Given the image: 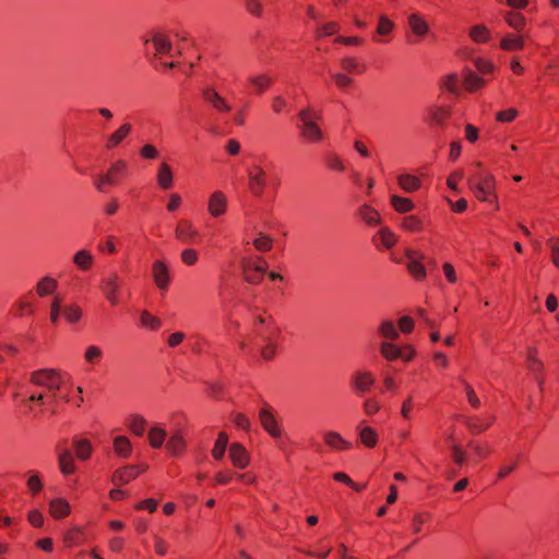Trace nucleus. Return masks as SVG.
<instances>
[{
    "mask_svg": "<svg viewBox=\"0 0 559 559\" xmlns=\"http://www.w3.org/2000/svg\"><path fill=\"white\" fill-rule=\"evenodd\" d=\"M379 333L388 340H397L400 336L394 323L390 320L381 323L379 326Z\"/></svg>",
    "mask_w": 559,
    "mask_h": 559,
    "instance_id": "obj_44",
    "label": "nucleus"
},
{
    "mask_svg": "<svg viewBox=\"0 0 559 559\" xmlns=\"http://www.w3.org/2000/svg\"><path fill=\"white\" fill-rule=\"evenodd\" d=\"M380 237L382 240V243L386 248H391L395 245L396 238L395 235L388 228H382L380 231Z\"/></svg>",
    "mask_w": 559,
    "mask_h": 559,
    "instance_id": "obj_54",
    "label": "nucleus"
},
{
    "mask_svg": "<svg viewBox=\"0 0 559 559\" xmlns=\"http://www.w3.org/2000/svg\"><path fill=\"white\" fill-rule=\"evenodd\" d=\"M259 419L264 430L273 438L282 436V428L277 424L276 418L269 408H261L259 412Z\"/></svg>",
    "mask_w": 559,
    "mask_h": 559,
    "instance_id": "obj_9",
    "label": "nucleus"
},
{
    "mask_svg": "<svg viewBox=\"0 0 559 559\" xmlns=\"http://www.w3.org/2000/svg\"><path fill=\"white\" fill-rule=\"evenodd\" d=\"M464 423L472 432L479 433V432L485 431L492 424V419H489L488 421L483 423L476 418L465 417Z\"/></svg>",
    "mask_w": 559,
    "mask_h": 559,
    "instance_id": "obj_45",
    "label": "nucleus"
},
{
    "mask_svg": "<svg viewBox=\"0 0 559 559\" xmlns=\"http://www.w3.org/2000/svg\"><path fill=\"white\" fill-rule=\"evenodd\" d=\"M483 85V80L475 74H468L465 79V86L471 91H475Z\"/></svg>",
    "mask_w": 559,
    "mask_h": 559,
    "instance_id": "obj_58",
    "label": "nucleus"
},
{
    "mask_svg": "<svg viewBox=\"0 0 559 559\" xmlns=\"http://www.w3.org/2000/svg\"><path fill=\"white\" fill-rule=\"evenodd\" d=\"M139 473L135 465L124 466L115 472L111 481L117 486L124 485L134 479Z\"/></svg>",
    "mask_w": 559,
    "mask_h": 559,
    "instance_id": "obj_18",
    "label": "nucleus"
},
{
    "mask_svg": "<svg viewBox=\"0 0 559 559\" xmlns=\"http://www.w3.org/2000/svg\"><path fill=\"white\" fill-rule=\"evenodd\" d=\"M166 448L173 455H179L185 449V440L179 433L173 435L168 439Z\"/></svg>",
    "mask_w": 559,
    "mask_h": 559,
    "instance_id": "obj_40",
    "label": "nucleus"
},
{
    "mask_svg": "<svg viewBox=\"0 0 559 559\" xmlns=\"http://www.w3.org/2000/svg\"><path fill=\"white\" fill-rule=\"evenodd\" d=\"M58 452V463L62 474L70 475L75 471V465L73 462V456L70 450L68 449H57Z\"/></svg>",
    "mask_w": 559,
    "mask_h": 559,
    "instance_id": "obj_20",
    "label": "nucleus"
},
{
    "mask_svg": "<svg viewBox=\"0 0 559 559\" xmlns=\"http://www.w3.org/2000/svg\"><path fill=\"white\" fill-rule=\"evenodd\" d=\"M548 245L551 251V261L559 269V239L550 238Z\"/></svg>",
    "mask_w": 559,
    "mask_h": 559,
    "instance_id": "obj_56",
    "label": "nucleus"
},
{
    "mask_svg": "<svg viewBox=\"0 0 559 559\" xmlns=\"http://www.w3.org/2000/svg\"><path fill=\"white\" fill-rule=\"evenodd\" d=\"M33 384L47 389L52 400L57 399V393L61 390L63 378L59 370L52 368H44L35 370L29 374Z\"/></svg>",
    "mask_w": 559,
    "mask_h": 559,
    "instance_id": "obj_2",
    "label": "nucleus"
},
{
    "mask_svg": "<svg viewBox=\"0 0 559 559\" xmlns=\"http://www.w3.org/2000/svg\"><path fill=\"white\" fill-rule=\"evenodd\" d=\"M391 204L394 207V210L399 213H408L411 212L415 204L411 199L399 197V195H391Z\"/></svg>",
    "mask_w": 559,
    "mask_h": 559,
    "instance_id": "obj_34",
    "label": "nucleus"
},
{
    "mask_svg": "<svg viewBox=\"0 0 559 559\" xmlns=\"http://www.w3.org/2000/svg\"><path fill=\"white\" fill-rule=\"evenodd\" d=\"M428 115L431 121L438 126H443L445 120L451 115V108L448 106H430L428 109Z\"/></svg>",
    "mask_w": 559,
    "mask_h": 559,
    "instance_id": "obj_24",
    "label": "nucleus"
},
{
    "mask_svg": "<svg viewBox=\"0 0 559 559\" xmlns=\"http://www.w3.org/2000/svg\"><path fill=\"white\" fill-rule=\"evenodd\" d=\"M153 44L155 49V56L157 55H168L173 57V44L169 37L162 32H152L150 37L144 38V44L148 43Z\"/></svg>",
    "mask_w": 559,
    "mask_h": 559,
    "instance_id": "obj_6",
    "label": "nucleus"
},
{
    "mask_svg": "<svg viewBox=\"0 0 559 559\" xmlns=\"http://www.w3.org/2000/svg\"><path fill=\"white\" fill-rule=\"evenodd\" d=\"M401 227L411 233H418L424 228V221L417 215H407L402 218Z\"/></svg>",
    "mask_w": 559,
    "mask_h": 559,
    "instance_id": "obj_31",
    "label": "nucleus"
},
{
    "mask_svg": "<svg viewBox=\"0 0 559 559\" xmlns=\"http://www.w3.org/2000/svg\"><path fill=\"white\" fill-rule=\"evenodd\" d=\"M152 276L155 285L160 290H166L170 283L169 270L166 263L162 260L154 261L152 265Z\"/></svg>",
    "mask_w": 559,
    "mask_h": 559,
    "instance_id": "obj_7",
    "label": "nucleus"
},
{
    "mask_svg": "<svg viewBox=\"0 0 559 559\" xmlns=\"http://www.w3.org/2000/svg\"><path fill=\"white\" fill-rule=\"evenodd\" d=\"M530 35H515L509 34L503 37L500 41V47L506 51L520 50L524 47V39L528 38Z\"/></svg>",
    "mask_w": 559,
    "mask_h": 559,
    "instance_id": "obj_21",
    "label": "nucleus"
},
{
    "mask_svg": "<svg viewBox=\"0 0 559 559\" xmlns=\"http://www.w3.org/2000/svg\"><path fill=\"white\" fill-rule=\"evenodd\" d=\"M166 436L167 433L165 429L158 426H153L152 428H150L147 436L150 445L154 449H159L164 444Z\"/></svg>",
    "mask_w": 559,
    "mask_h": 559,
    "instance_id": "obj_29",
    "label": "nucleus"
},
{
    "mask_svg": "<svg viewBox=\"0 0 559 559\" xmlns=\"http://www.w3.org/2000/svg\"><path fill=\"white\" fill-rule=\"evenodd\" d=\"M333 79L335 81V84L341 88H345L349 86L352 83V79L343 73H334Z\"/></svg>",
    "mask_w": 559,
    "mask_h": 559,
    "instance_id": "obj_64",
    "label": "nucleus"
},
{
    "mask_svg": "<svg viewBox=\"0 0 559 559\" xmlns=\"http://www.w3.org/2000/svg\"><path fill=\"white\" fill-rule=\"evenodd\" d=\"M518 115V111L513 108L506 110V111H499L496 115V118L500 122H510L512 121Z\"/></svg>",
    "mask_w": 559,
    "mask_h": 559,
    "instance_id": "obj_62",
    "label": "nucleus"
},
{
    "mask_svg": "<svg viewBox=\"0 0 559 559\" xmlns=\"http://www.w3.org/2000/svg\"><path fill=\"white\" fill-rule=\"evenodd\" d=\"M156 180H157L158 186L164 190H168L173 187V183H174L173 171H171L170 166L167 163H165V162L160 163V165L158 167L157 175H156Z\"/></svg>",
    "mask_w": 559,
    "mask_h": 559,
    "instance_id": "obj_22",
    "label": "nucleus"
},
{
    "mask_svg": "<svg viewBox=\"0 0 559 559\" xmlns=\"http://www.w3.org/2000/svg\"><path fill=\"white\" fill-rule=\"evenodd\" d=\"M248 186L251 193L261 198L266 187V174L259 165H252L248 168Z\"/></svg>",
    "mask_w": 559,
    "mask_h": 559,
    "instance_id": "obj_5",
    "label": "nucleus"
},
{
    "mask_svg": "<svg viewBox=\"0 0 559 559\" xmlns=\"http://www.w3.org/2000/svg\"><path fill=\"white\" fill-rule=\"evenodd\" d=\"M229 459L237 468H245L250 461L246 449L239 443H233L229 448Z\"/></svg>",
    "mask_w": 559,
    "mask_h": 559,
    "instance_id": "obj_15",
    "label": "nucleus"
},
{
    "mask_svg": "<svg viewBox=\"0 0 559 559\" xmlns=\"http://www.w3.org/2000/svg\"><path fill=\"white\" fill-rule=\"evenodd\" d=\"M467 183L478 200L493 202V200L490 199L495 189V179L491 175L475 176L474 178H469Z\"/></svg>",
    "mask_w": 559,
    "mask_h": 559,
    "instance_id": "obj_4",
    "label": "nucleus"
},
{
    "mask_svg": "<svg viewBox=\"0 0 559 559\" xmlns=\"http://www.w3.org/2000/svg\"><path fill=\"white\" fill-rule=\"evenodd\" d=\"M49 512L55 519H61L70 513V504L62 498L52 499L49 503Z\"/></svg>",
    "mask_w": 559,
    "mask_h": 559,
    "instance_id": "obj_26",
    "label": "nucleus"
},
{
    "mask_svg": "<svg viewBox=\"0 0 559 559\" xmlns=\"http://www.w3.org/2000/svg\"><path fill=\"white\" fill-rule=\"evenodd\" d=\"M358 215L366 224L371 226L379 225L381 222L379 212L368 204H364L359 207Z\"/></svg>",
    "mask_w": 559,
    "mask_h": 559,
    "instance_id": "obj_28",
    "label": "nucleus"
},
{
    "mask_svg": "<svg viewBox=\"0 0 559 559\" xmlns=\"http://www.w3.org/2000/svg\"><path fill=\"white\" fill-rule=\"evenodd\" d=\"M359 429V438L360 441L368 448H373L377 444L378 436L373 428L371 427H362Z\"/></svg>",
    "mask_w": 559,
    "mask_h": 559,
    "instance_id": "obj_37",
    "label": "nucleus"
},
{
    "mask_svg": "<svg viewBox=\"0 0 559 559\" xmlns=\"http://www.w3.org/2000/svg\"><path fill=\"white\" fill-rule=\"evenodd\" d=\"M73 263L80 270H88L93 263V255L90 251L85 249L79 250L73 257Z\"/></svg>",
    "mask_w": 559,
    "mask_h": 559,
    "instance_id": "obj_33",
    "label": "nucleus"
},
{
    "mask_svg": "<svg viewBox=\"0 0 559 559\" xmlns=\"http://www.w3.org/2000/svg\"><path fill=\"white\" fill-rule=\"evenodd\" d=\"M406 266L409 273L416 278V280H424L426 276V270L425 266L421 263V260L424 257L415 251L407 250L406 251Z\"/></svg>",
    "mask_w": 559,
    "mask_h": 559,
    "instance_id": "obj_10",
    "label": "nucleus"
},
{
    "mask_svg": "<svg viewBox=\"0 0 559 559\" xmlns=\"http://www.w3.org/2000/svg\"><path fill=\"white\" fill-rule=\"evenodd\" d=\"M103 357L102 349L96 345H90L85 349L84 359L88 364H96Z\"/></svg>",
    "mask_w": 559,
    "mask_h": 559,
    "instance_id": "obj_48",
    "label": "nucleus"
},
{
    "mask_svg": "<svg viewBox=\"0 0 559 559\" xmlns=\"http://www.w3.org/2000/svg\"><path fill=\"white\" fill-rule=\"evenodd\" d=\"M249 84L258 95L263 94L273 83V78L267 73L252 74L248 78Z\"/></svg>",
    "mask_w": 559,
    "mask_h": 559,
    "instance_id": "obj_17",
    "label": "nucleus"
},
{
    "mask_svg": "<svg viewBox=\"0 0 559 559\" xmlns=\"http://www.w3.org/2000/svg\"><path fill=\"white\" fill-rule=\"evenodd\" d=\"M374 383V378L371 372L366 370H358L352 378V385L358 394H364L370 390Z\"/></svg>",
    "mask_w": 559,
    "mask_h": 559,
    "instance_id": "obj_11",
    "label": "nucleus"
},
{
    "mask_svg": "<svg viewBox=\"0 0 559 559\" xmlns=\"http://www.w3.org/2000/svg\"><path fill=\"white\" fill-rule=\"evenodd\" d=\"M63 317L64 319L69 322V323H76L80 321L81 317H82V310L81 308L75 305V304H71V305H66L63 307Z\"/></svg>",
    "mask_w": 559,
    "mask_h": 559,
    "instance_id": "obj_41",
    "label": "nucleus"
},
{
    "mask_svg": "<svg viewBox=\"0 0 559 559\" xmlns=\"http://www.w3.org/2000/svg\"><path fill=\"white\" fill-rule=\"evenodd\" d=\"M452 457L457 465L462 466L463 463L465 462L466 455L460 445L454 444L452 447Z\"/></svg>",
    "mask_w": 559,
    "mask_h": 559,
    "instance_id": "obj_60",
    "label": "nucleus"
},
{
    "mask_svg": "<svg viewBox=\"0 0 559 559\" xmlns=\"http://www.w3.org/2000/svg\"><path fill=\"white\" fill-rule=\"evenodd\" d=\"M73 445L75 449L76 457L80 460H87L92 453V444L86 439H74Z\"/></svg>",
    "mask_w": 559,
    "mask_h": 559,
    "instance_id": "obj_35",
    "label": "nucleus"
},
{
    "mask_svg": "<svg viewBox=\"0 0 559 559\" xmlns=\"http://www.w3.org/2000/svg\"><path fill=\"white\" fill-rule=\"evenodd\" d=\"M298 118L301 122L299 126L301 136L308 142H320L323 138V132L317 121L321 119V114L314 111L311 107H306L299 111Z\"/></svg>",
    "mask_w": 559,
    "mask_h": 559,
    "instance_id": "obj_1",
    "label": "nucleus"
},
{
    "mask_svg": "<svg viewBox=\"0 0 559 559\" xmlns=\"http://www.w3.org/2000/svg\"><path fill=\"white\" fill-rule=\"evenodd\" d=\"M469 36L476 43H486L490 38V32L484 25H476L471 28Z\"/></svg>",
    "mask_w": 559,
    "mask_h": 559,
    "instance_id": "obj_43",
    "label": "nucleus"
},
{
    "mask_svg": "<svg viewBox=\"0 0 559 559\" xmlns=\"http://www.w3.org/2000/svg\"><path fill=\"white\" fill-rule=\"evenodd\" d=\"M276 350H277L276 341L270 342V343H263V346L261 348V356L265 360H271L275 357Z\"/></svg>",
    "mask_w": 559,
    "mask_h": 559,
    "instance_id": "obj_52",
    "label": "nucleus"
},
{
    "mask_svg": "<svg viewBox=\"0 0 559 559\" xmlns=\"http://www.w3.org/2000/svg\"><path fill=\"white\" fill-rule=\"evenodd\" d=\"M257 333L259 334L261 341L263 343L275 342V340L281 334V329L273 320L272 317H269L267 326L257 329Z\"/></svg>",
    "mask_w": 559,
    "mask_h": 559,
    "instance_id": "obj_19",
    "label": "nucleus"
},
{
    "mask_svg": "<svg viewBox=\"0 0 559 559\" xmlns=\"http://www.w3.org/2000/svg\"><path fill=\"white\" fill-rule=\"evenodd\" d=\"M380 409L379 403L373 399H367L364 402V411L367 415H372Z\"/></svg>",
    "mask_w": 559,
    "mask_h": 559,
    "instance_id": "obj_63",
    "label": "nucleus"
},
{
    "mask_svg": "<svg viewBox=\"0 0 559 559\" xmlns=\"http://www.w3.org/2000/svg\"><path fill=\"white\" fill-rule=\"evenodd\" d=\"M253 246L259 251H269L272 248V239L269 236L259 234V237L253 240Z\"/></svg>",
    "mask_w": 559,
    "mask_h": 559,
    "instance_id": "obj_50",
    "label": "nucleus"
},
{
    "mask_svg": "<svg viewBox=\"0 0 559 559\" xmlns=\"http://www.w3.org/2000/svg\"><path fill=\"white\" fill-rule=\"evenodd\" d=\"M132 131V126L129 122L122 123L116 131L109 134L106 139L105 146L108 150L117 147Z\"/></svg>",
    "mask_w": 559,
    "mask_h": 559,
    "instance_id": "obj_16",
    "label": "nucleus"
},
{
    "mask_svg": "<svg viewBox=\"0 0 559 559\" xmlns=\"http://www.w3.org/2000/svg\"><path fill=\"white\" fill-rule=\"evenodd\" d=\"M121 286V280L117 274H111L110 276L104 278L102 281V290L106 296L107 300L112 305L118 304V292Z\"/></svg>",
    "mask_w": 559,
    "mask_h": 559,
    "instance_id": "obj_8",
    "label": "nucleus"
},
{
    "mask_svg": "<svg viewBox=\"0 0 559 559\" xmlns=\"http://www.w3.org/2000/svg\"><path fill=\"white\" fill-rule=\"evenodd\" d=\"M397 183L407 193H413L420 188L419 178L409 174L400 175L397 177Z\"/></svg>",
    "mask_w": 559,
    "mask_h": 559,
    "instance_id": "obj_27",
    "label": "nucleus"
},
{
    "mask_svg": "<svg viewBox=\"0 0 559 559\" xmlns=\"http://www.w3.org/2000/svg\"><path fill=\"white\" fill-rule=\"evenodd\" d=\"M115 452L121 457H129L132 452V445L127 437L118 436L114 439Z\"/></svg>",
    "mask_w": 559,
    "mask_h": 559,
    "instance_id": "obj_32",
    "label": "nucleus"
},
{
    "mask_svg": "<svg viewBox=\"0 0 559 559\" xmlns=\"http://www.w3.org/2000/svg\"><path fill=\"white\" fill-rule=\"evenodd\" d=\"M394 27L392 21H390L385 15H380L379 23L377 27V33L381 36L388 35Z\"/></svg>",
    "mask_w": 559,
    "mask_h": 559,
    "instance_id": "obj_51",
    "label": "nucleus"
},
{
    "mask_svg": "<svg viewBox=\"0 0 559 559\" xmlns=\"http://www.w3.org/2000/svg\"><path fill=\"white\" fill-rule=\"evenodd\" d=\"M323 439L325 443L334 450H346L352 447V444L346 441L338 432L336 431H326L323 435Z\"/></svg>",
    "mask_w": 559,
    "mask_h": 559,
    "instance_id": "obj_25",
    "label": "nucleus"
},
{
    "mask_svg": "<svg viewBox=\"0 0 559 559\" xmlns=\"http://www.w3.org/2000/svg\"><path fill=\"white\" fill-rule=\"evenodd\" d=\"M140 154L143 158H146V159H154L157 157L158 155V152L157 150L155 148L154 145L152 144H145L142 146L141 151H140Z\"/></svg>",
    "mask_w": 559,
    "mask_h": 559,
    "instance_id": "obj_59",
    "label": "nucleus"
},
{
    "mask_svg": "<svg viewBox=\"0 0 559 559\" xmlns=\"http://www.w3.org/2000/svg\"><path fill=\"white\" fill-rule=\"evenodd\" d=\"M198 258H199V254L194 249L189 248V249L182 250V252H181V261L186 265L191 266V265L195 264L198 261Z\"/></svg>",
    "mask_w": 559,
    "mask_h": 559,
    "instance_id": "obj_53",
    "label": "nucleus"
},
{
    "mask_svg": "<svg viewBox=\"0 0 559 559\" xmlns=\"http://www.w3.org/2000/svg\"><path fill=\"white\" fill-rule=\"evenodd\" d=\"M247 11L255 16L262 14V3L259 0H243Z\"/></svg>",
    "mask_w": 559,
    "mask_h": 559,
    "instance_id": "obj_55",
    "label": "nucleus"
},
{
    "mask_svg": "<svg viewBox=\"0 0 559 559\" xmlns=\"http://www.w3.org/2000/svg\"><path fill=\"white\" fill-rule=\"evenodd\" d=\"M129 427L136 436H142L145 431L146 420L140 415H133L129 420Z\"/></svg>",
    "mask_w": 559,
    "mask_h": 559,
    "instance_id": "obj_46",
    "label": "nucleus"
},
{
    "mask_svg": "<svg viewBox=\"0 0 559 559\" xmlns=\"http://www.w3.org/2000/svg\"><path fill=\"white\" fill-rule=\"evenodd\" d=\"M380 353L388 360H395L402 357V350L389 342L380 343Z\"/></svg>",
    "mask_w": 559,
    "mask_h": 559,
    "instance_id": "obj_38",
    "label": "nucleus"
},
{
    "mask_svg": "<svg viewBox=\"0 0 559 559\" xmlns=\"http://www.w3.org/2000/svg\"><path fill=\"white\" fill-rule=\"evenodd\" d=\"M341 67L349 73L361 72L364 68L356 61V59L350 57L343 58L341 60Z\"/></svg>",
    "mask_w": 559,
    "mask_h": 559,
    "instance_id": "obj_49",
    "label": "nucleus"
},
{
    "mask_svg": "<svg viewBox=\"0 0 559 559\" xmlns=\"http://www.w3.org/2000/svg\"><path fill=\"white\" fill-rule=\"evenodd\" d=\"M62 299L60 296H55L50 305V321L57 323L60 314L63 313Z\"/></svg>",
    "mask_w": 559,
    "mask_h": 559,
    "instance_id": "obj_47",
    "label": "nucleus"
},
{
    "mask_svg": "<svg viewBox=\"0 0 559 559\" xmlns=\"http://www.w3.org/2000/svg\"><path fill=\"white\" fill-rule=\"evenodd\" d=\"M127 162L118 159L111 164L108 171L104 175H97L94 178V186L97 191L105 192L106 186H114L118 182L119 178L127 171Z\"/></svg>",
    "mask_w": 559,
    "mask_h": 559,
    "instance_id": "obj_3",
    "label": "nucleus"
},
{
    "mask_svg": "<svg viewBox=\"0 0 559 559\" xmlns=\"http://www.w3.org/2000/svg\"><path fill=\"white\" fill-rule=\"evenodd\" d=\"M464 386H465L466 397H467L469 404L475 408L479 407L480 401L477 397L473 388L467 383H465Z\"/></svg>",
    "mask_w": 559,
    "mask_h": 559,
    "instance_id": "obj_61",
    "label": "nucleus"
},
{
    "mask_svg": "<svg viewBox=\"0 0 559 559\" xmlns=\"http://www.w3.org/2000/svg\"><path fill=\"white\" fill-rule=\"evenodd\" d=\"M262 274L255 273V269H252L250 266L246 267L245 270V280L250 284H258L262 280Z\"/></svg>",
    "mask_w": 559,
    "mask_h": 559,
    "instance_id": "obj_57",
    "label": "nucleus"
},
{
    "mask_svg": "<svg viewBox=\"0 0 559 559\" xmlns=\"http://www.w3.org/2000/svg\"><path fill=\"white\" fill-rule=\"evenodd\" d=\"M140 323L142 326L147 328L152 331H156L160 328L162 322L158 318L152 316L147 311H142L140 316Z\"/></svg>",
    "mask_w": 559,
    "mask_h": 559,
    "instance_id": "obj_42",
    "label": "nucleus"
},
{
    "mask_svg": "<svg viewBox=\"0 0 559 559\" xmlns=\"http://www.w3.org/2000/svg\"><path fill=\"white\" fill-rule=\"evenodd\" d=\"M228 444V436L225 432H219L218 438L212 450V455L215 460H222Z\"/></svg>",
    "mask_w": 559,
    "mask_h": 559,
    "instance_id": "obj_39",
    "label": "nucleus"
},
{
    "mask_svg": "<svg viewBox=\"0 0 559 559\" xmlns=\"http://www.w3.org/2000/svg\"><path fill=\"white\" fill-rule=\"evenodd\" d=\"M202 96L205 102L211 104L214 109L221 112H228L231 110V106L222 97L214 88L205 87L202 91Z\"/></svg>",
    "mask_w": 559,
    "mask_h": 559,
    "instance_id": "obj_12",
    "label": "nucleus"
},
{
    "mask_svg": "<svg viewBox=\"0 0 559 559\" xmlns=\"http://www.w3.org/2000/svg\"><path fill=\"white\" fill-rule=\"evenodd\" d=\"M58 283L55 278L45 276L36 285V292L40 297L48 296L57 289Z\"/></svg>",
    "mask_w": 559,
    "mask_h": 559,
    "instance_id": "obj_30",
    "label": "nucleus"
},
{
    "mask_svg": "<svg viewBox=\"0 0 559 559\" xmlns=\"http://www.w3.org/2000/svg\"><path fill=\"white\" fill-rule=\"evenodd\" d=\"M504 20L510 27H512L514 31L519 33H521L526 25L525 17L520 13L507 12L504 15Z\"/></svg>",
    "mask_w": 559,
    "mask_h": 559,
    "instance_id": "obj_36",
    "label": "nucleus"
},
{
    "mask_svg": "<svg viewBox=\"0 0 559 559\" xmlns=\"http://www.w3.org/2000/svg\"><path fill=\"white\" fill-rule=\"evenodd\" d=\"M176 238L182 242H193L195 237L198 236L197 229L193 227L192 223L187 219H181L175 229Z\"/></svg>",
    "mask_w": 559,
    "mask_h": 559,
    "instance_id": "obj_14",
    "label": "nucleus"
},
{
    "mask_svg": "<svg viewBox=\"0 0 559 559\" xmlns=\"http://www.w3.org/2000/svg\"><path fill=\"white\" fill-rule=\"evenodd\" d=\"M227 209V198L222 191H214L209 199L207 210L213 217H219L225 214Z\"/></svg>",
    "mask_w": 559,
    "mask_h": 559,
    "instance_id": "obj_13",
    "label": "nucleus"
},
{
    "mask_svg": "<svg viewBox=\"0 0 559 559\" xmlns=\"http://www.w3.org/2000/svg\"><path fill=\"white\" fill-rule=\"evenodd\" d=\"M407 23L412 32L417 36H425L429 31L428 23L417 13L409 14Z\"/></svg>",
    "mask_w": 559,
    "mask_h": 559,
    "instance_id": "obj_23",
    "label": "nucleus"
}]
</instances>
